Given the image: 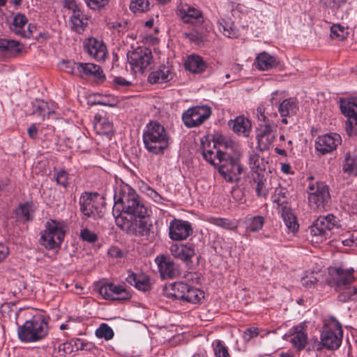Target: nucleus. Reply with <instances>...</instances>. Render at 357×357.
I'll use <instances>...</instances> for the list:
<instances>
[{"label":"nucleus","mask_w":357,"mask_h":357,"mask_svg":"<svg viewBox=\"0 0 357 357\" xmlns=\"http://www.w3.org/2000/svg\"><path fill=\"white\" fill-rule=\"evenodd\" d=\"M302 284L307 288H311L317 282V278L314 273L306 275L301 279Z\"/></svg>","instance_id":"nucleus-61"},{"label":"nucleus","mask_w":357,"mask_h":357,"mask_svg":"<svg viewBox=\"0 0 357 357\" xmlns=\"http://www.w3.org/2000/svg\"><path fill=\"white\" fill-rule=\"evenodd\" d=\"M307 180L306 190L309 204L314 210H321L331 199L328 187L324 182L315 180L312 176Z\"/></svg>","instance_id":"nucleus-9"},{"label":"nucleus","mask_w":357,"mask_h":357,"mask_svg":"<svg viewBox=\"0 0 357 357\" xmlns=\"http://www.w3.org/2000/svg\"><path fill=\"white\" fill-rule=\"evenodd\" d=\"M23 46L17 41L0 38V52L6 57H16L22 51Z\"/></svg>","instance_id":"nucleus-30"},{"label":"nucleus","mask_w":357,"mask_h":357,"mask_svg":"<svg viewBox=\"0 0 357 357\" xmlns=\"http://www.w3.org/2000/svg\"><path fill=\"white\" fill-rule=\"evenodd\" d=\"M282 94L278 91L272 93L270 100L272 105H278V112L282 117V123H288L287 117L296 114L298 109V102L293 98L284 99L281 101V98H278Z\"/></svg>","instance_id":"nucleus-17"},{"label":"nucleus","mask_w":357,"mask_h":357,"mask_svg":"<svg viewBox=\"0 0 357 357\" xmlns=\"http://www.w3.org/2000/svg\"><path fill=\"white\" fill-rule=\"evenodd\" d=\"M281 216L289 231L294 233L298 230L299 225L291 208L287 206H282Z\"/></svg>","instance_id":"nucleus-35"},{"label":"nucleus","mask_w":357,"mask_h":357,"mask_svg":"<svg viewBox=\"0 0 357 357\" xmlns=\"http://www.w3.org/2000/svg\"><path fill=\"white\" fill-rule=\"evenodd\" d=\"M211 224L216 225L228 230H235L238 226V221L233 219H227L218 217H211L208 218Z\"/></svg>","instance_id":"nucleus-41"},{"label":"nucleus","mask_w":357,"mask_h":357,"mask_svg":"<svg viewBox=\"0 0 357 357\" xmlns=\"http://www.w3.org/2000/svg\"><path fill=\"white\" fill-rule=\"evenodd\" d=\"M150 8L149 0H130V9L135 13H144Z\"/></svg>","instance_id":"nucleus-47"},{"label":"nucleus","mask_w":357,"mask_h":357,"mask_svg":"<svg viewBox=\"0 0 357 357\" xmlns=\"http://www.w3.org/2000/svg\"><path fill=\"white\" fill-rule=\"evenodd\" d=\"M174 76V73L171 66L162 65L149 74L148 80L151 84H163L172 80Z\"/></svg>","instance_id":"nucleus-25"},{"label":"nucleus","mask_w":357,"mask_h":357,"mask_svg":"<svg viewBox=\"0 0 357 357\" xmlns=\"http://www.w3.org/2000/svg\"><path fill=\"white\" fill-rule=\"evenodd\" d=\"M126 280L139 291H146L151 289L150 278L144 273L129 272Z\"/></svg>","instance_id":"nucleus-31"},{"label":"nucleus","mask_w":357,"mask_h":357,"mask_svg":"<svg viewBox=\"0 0 357 357\" xmlns=\"http://www.w3.org/2000/svg\"><path fill=\"white\" fill-rule=\"evenodd\" d=\"M116 209V204L114 203L112 209V214L115 218L116 225L121 229H128L130 228L131 222L130 220L125 216L126 213H123V210L121 209V207L119 208L118 211Z\"/></svg>","instance_id":"nucleus-43"},{"label":"nucleus","mask_w":357,"mask_h":357,"mask_svg":"<svg viewBox=\"0 0 357 357\" xmlns=\"http://www.w3.org/2000/svg\"><path fill=\"white\" fill-rule=\"evenodd\" d=\"M176 14L182 22L193 26H201L204 22L202 10L187 3H178Z\"/></svg>","instance_id":"nucleus-15"},{"label":"nucleus","mask_w":357,"mask_h":357,"mask_svg":"<svg viewBox=\"0 0 357 357\" xmlns=\"http://www.w3.org/2000/svg\"><path fill=\"white\" fill-rule=\"evenodd\" d=\"M211 115V109L207 105L192 107L182 114L183 124L188 128L204 123Z\"/></svg>","instance_id":"nucleus-13"},{"label":"nucleus","mask_w":357,"mask_h":357,"mask_svg":"<svg viewBox=\"0 0 357 357\" xmlns=\"http://www.w3.org/2000/svg\"><path fill=\"white\" fill-rule=\"evenodd\" d=\"M55 179L59 185L66 188L68 184V174L66 171L61 169L56 173Z\"/></svg>","instance_id":"nucleus-60"},{"label":"nucleus","mask_w":357,"mask_h":357,"mask_svg":"<svg viewBox=\"0 0 357 357\" xmlns=\"http://www.w3.org/2000/svg\"><path fill=\"white\" fill-rule=\"evenodd\" d=\"M163 293L167 298L192 304L199 303L204 297V293L202 290L182 282L166 285Z\"/></svg>","instance_id":"nucleus-5"},{"label":"nucleus","mask_w":357,"mask_h":357,"mask_svg":"<svg viewBox=\"0 0 357 357\" xmlns=\"http://www.w3.org/2000/svg\"><path fill=\"white\" fill-rule=\"evenodd\" d=\"M128 62L135 73H142L150 68L153 63L151 51L146 47H139L128 54Z\"/></svg>","instance_id":"nucleus-12"},{"label":"nucleus","mask_w":357,"mask_h":357,"mask_svg":"<svg viewBox=\"0 0 357 357\" xmlns=\"http://www.w3.org/2000/svg\"><path fill=\"white\" fill-rule=\"evenodd\" d=\"M213 146L217 149L216 153L211 150L204 149L202 155L206 161L216 167L220 164V156L219 155L227 153L229 151H236L237 150V144L236 142L222 135L216 137Z\"/></svg>","instance_id":"nucleus-11"},{"label":"nucleus","mask_w":357,"mask_h":357,"mask_svg":"<svg viewBox=\"0 0 357 357\" xmlns=\"http://www.w3.org/2000/svg\"><path fill=\"white\" fill-rule=\"evenodd\" d=\"M117 211L119 208L123 213L135 218H144L148 213L143 200L130 185L124 184L116 187L114 195Z\"/></svg>","instance_id":"nucleus-1"},{"label":"nucleus","mask_w":357,"mask_h":357,"mask_svg":"<svg viewBox=\"0 0 357 357\" xmlns=\"http://www.w3.org/2000/svg\"><path fill=\"white\" fill-rule=\"evenodd\" d=\"M341 137L337 133L326 134L315 142L316 151L321 155L332 152L341 143Z\"/></svg>","instance_id":"nucleus-20"},{"label":"nucleus","mask_w":357,"mask_h":357,"mask_svg":"<svg viewBox=\"0 0 357 357\" xmlns=\"http://www.w3.org/2000/svg\"><path fill=\"white\" fill-rule=\"evenodd\" d=\"M218 29L220 31L229 38H236L238 36V31L232 22L222 19L218 21Z\"/></svg>","instance_id":"nucleus-40"},{"label":"nucleus","mask_w":357,"mask_h":357,"mask_svg":"<svg viewBox=\"0 0 357 357\" xmlns=\"http://www.w3.org/2000/svg\"><path fill=\"white\" fill-rule=\"evenodd\" d=\"M49 333V318L37 314L17 328V335L22 342H36L45 338Z\"/></svg>","instance_id":"nucleus-4"},{"label":"nucleus","mask_w":357,"mask_h":357,"mask_svg":"<svg viewBox=\"0 0 357 357\" xmlns=\"http://www.w3.org/2000/svg\"><path fill=\"white\" fill-rule=\"evenodd\" d=\"M244 224L247 231L256 232L262 228L264 224V218L261 215L246 217Z\"/></svg>","instance_id":"nucleus-42"},{"label":"nucleus","mask_w":357,"mask_h":357,"mask_svg":"<svg viewBox=\"0 0 357 357\" xmlns=\"http://www.w3.org/2000/svg\"><path fill=\"white\" fill-rule=\"evenodd\" d=\"M212 345L215 357H230L227 347L222 341L215 340Z\"/></svg>","instance_id":"nucleus-51"},{"label":"nucleus","mask_w":357,"mask_h":357,"mask_svg":"<svg viewBox=\"0 0 357 357\" xmlns=\"http://www.w3.org/2000/svg\"><path fill=\"white\" fill-rule=\"evenodd\" d=\"M192 233L191 224L179 219L172 220L169 225V236L173 241H183Z\"/></svg>","instance_id":"nucleus-19"},{"label":"nucleus","mask_w":357,"mask_h":357,"mask_svg":"<svg viewBox=\"0 0 357 357\" xmlns=\"http://www.w3.org/2000/svg\"><path fill=\"white\" fill-rule=\"evenodd\" d=\"M342 335L343 331L340 323L335 317H328L321 334L320 339L322 340V344L328 350H336L342 344Z\"/></svg>","instance_id":"nucleus-10"},{"label":"nucleus","mask_w":357,"mask_h":357,"mask_svg":"<svg viewBox=\"0 0 357 357\" xmlns=\"http://www.w3.org/2000/svg\"><path fill=\"white\" fill-rule=\"evenodd\" d=\"M288 199V190L279 186L275 188L274 193L271 196V199L274 203H276L278 205H283L286 204Z\"/></svg>","instance_id":"nucleus-46"},{"label":"nucleus","mask_w":357,"mask_h":357,"mask_svg":"<svg viewBox=\"0 0 357 357\" xmlns=\"http://www.w3.org/2000/svg\"><path fill=\"white\" fill-rule=\"evenodd\" d=\"M337 291H340L338 300L340 302L348 303L357 300V286H351L350 284Z\"/></svg>","instance_id":"nucleus-39"},{"label":"nucleus","mask_w":357,"mask_h":357,"mask_svg":"<svg viewBox=\"0 0 357 357\" xmlns=\"http://www.w3.org/2000/svg\"><path fill=\"white\" fill-rule=\"evenodd\" d=\"M78 75L80 77H91L98 81H104L105 76L101 68L92 63H79Z\"/></svg>","instance_id":"nucleus-27"},{"label":"nucleus","mask_w":357,"mask_h":357,"mask_svg":"<svg viewBox=\"0 0 357 357\" xmlns=\"http://www.w3.org/2000/svg\"><path fill=\"white\" fill-rule=\"evenodd\" d=\"M234 132L243 136H248L251 129L250 121L244 116H238L230 123Z\"/></svg>","instance_id":"nucleus-37"},{"label":"nucleus","mask_w":357,"mask_h":357,"mask_svg":"<svg viewBox=\"0 0 357 357\" xmlns=\"http://www.w3.org/2000/svg\"><path fill=\"white\" fill-rule=\"evenodd\" d=\"M330 283L335 289L351 284L354 281V269L342 267H331L329 268Z\"/></svg>","instance_id":"nucleus-18"},{"label":"nucleus","mask_w":357,"mask_h":357,"mask_svg":"<svg viewBox=\"0 0 357 357\" xmlns=\"http://www.w3.org/2000/svg\"><path fill=\"white\" fill-rule=\"evenodd\" d=\"M67 231V225L63 221L50 219L46 222L40 233V244L47 250L60 248Z\"/></svg>","instance_id":"nucleus-6"},{"label":"nucleus","mask_w":357,"mask_h":357,"mask_svg":"<svg viewBox=\"0 0 357 357\" xmlns=\"http://www.w3.org/2000/svg\"><path fill=\"white\" fill-rule=\"evenodd\" d=\"M10 29L15 34L24 38H29L31 35L29 25H28V20L24 15L18 13L13 20L10 25Z\"/></svg>","instance_id":"nucleus-29"},{"label":"nucleus","mask_w":357,"mask_h":357,"mask_svg":"<svg viewBox=\"0 0 357 357\" xmlns=\"http://www.w3.org/2000/svg\"><path fill=\"white\" fill-rule=\"evenodd\" d=\"M85 52L98 61H105L107 56L106 45L102 40L95 38H88L84 44Z\"/></svg>","instance_id":"nucleus-21"},{"label":"nucleus","mask_w":357,"mask_h":357,"mask_svg":"<svg viewBox=\"0 0 357 357\" xmlns=\"http://www.w3.org/2000/svg\"><path fill=\"white\" fill-rule=\"evenodd\" d=\"M80 62H75L73 60H63L58 64L59 69L66 73L78 75Z\"/></svg>","instance_id":"nucleus-45"},{"label":"nucleus","mask_w":357,"mask_h":357,"mask_svg":"<svg viewBox=\"0 0 357 357\" xmlns=\"http://www.w3.org/2000/svg\"><path fill=\"white\" fill-rule=\"evenodd\" d=\"M259 121L256 129L257 146L261 151L269 149L275 142L277 136L278 125L271 119L276 117L277 113L271 114L264 105H259L255 112Z\"/></svg>","instance_id":"nucleus-2"},{"label":"nucleus","mask_w":357,"mask_h":357,"mask_svg":"<svg viewBox=\"0 0 357 357\" xmlns=\"http://www.w3.org/2000/svg\"><path fill=\"white\" fill-rule=\"evenodd\" d=\"M96 288L105 300L126 301L131 298V294L123 285L112 282H99Z\"/></svg>","instance_id":"nucleus-14"},{"label":"nucleus","mask_w":357,"mask_h":357,"mask_svg":"<svg viewBox=\"0 0 357 357\" xmlns=\"http://www.w3.org/2000/svg\"><path fill=\"white\" fill-rule=\"evenodd\" d=\"M284 337L287 341L290 342L298 351L303 350L307 343V335L302 324L291 328Z\"/></svg>","instance_id":"nucleus-22"},{"label":"nucleus","mask_w":357,"mask_h":357,"mask_svg":"<svg viewBox=\"0 0 357 357\" xmlns=\"http://www.w3.org/2000/svg\"><path fill=\"white\" fill-rule=\"evenodd\" d=\"M185 68L193 73H199L205 70L206 63L202 58L198 55H190L188 57Z\"/></svg>","instance_id":"nucleus-36"},{"label":"nucleus","mask_w":357,"mask_h":357,"mask_svg":"<svg viewBox=\"0 0 357 357\" xmlns=\"http://www.w3.org/2000/svg\"><path fill=\"white\" fill-rule=\"evenodd\" d=\"M348 36L347 29L344 26L337 24H333L331 27V37L333 39H337L338 40H342L346 38Z\"/></svg>","instance_id":"nucleus-49"},{"label":"nucleus","mask_w":357,"mask_h":357,"mask_svg":"<svg viewBox=\"0 0 357 357\" xmlns=\"http://www.w3.org/2000/svg\"><path fill=\"white\" fill-rule=\"evenodd\" d=\"M220 164L217 166L218 171L225 181L228 183L238 182L241 179L243 167L238 160V146L236 151H227L222 153Z\"/></svg>","instance_id":"nucleus-7"},{"label":"nucleus","mask_w":357,"mask_h":357,"mask_svg":"<svg viewBox=\"0 0 357 357\" xmlns=\"http://www.w3.org/2000/svg\"><path fill=\"white\" fill-rule=\"evenodd\" d=\"M80 237L83 241L89 243H94L97 241V235L88 229H84L80 232Z\"/></svg>","instance_id":"nucleus-59"},{"label":"nucleus","mask_w":357,"mask_h":357,"mask_svg":"<svg viewBox=\"0 0 357 357\" xmlns=\"http://www.w3.org/2000/svg\"><path fill=\"white\" fill-rule=\"evenodd\" d=\"M89 19L81 10H74L70 18V24L72 30L77 33H82L89 24Z\"/></svg>","instance_id":"nucleus-32"},{"label":"nucleus","mask_w":357,"mask_h":357,"mask_svg":"<svg viewBox=\"0 0 357 357\" xmlns=\"http://www.w3.org/2000/svg\"><path fill=\"white\" fill-rule=\"evenodd\" d=\"M127 22L123 19L109 17L107 20V27L118 32L124 31L126 29Z\"/></svg>","instance_id":"nucleus-48"},{"label":"nucleus","mask_w":357,"mask_h":357,"mask_svg":"<svg viewBox=\"0 0 357 357\" xmlns=\"http://www.w3.org/2000/svg\"><path fill=\"white\" fill-rule=\"evenodd\" d=\"M86 6L92 10H98L105 6L109 0H84Z\"/></svg>","instance_id":"nucleus-58"},{"label":"nucleus","mask_w":357,"mask_h":357,"mask_svg":"<svg viewBox=\"0 0 357 357\" xmlns=\"http://www.w3.org/2000/svg\"><path fill=\"white\" fill-rule=\"evenodd\" d=\"M248 165L250 169L256 172L265 169L264 159L254 151L249 152Z\"/></svg>","instance_id":"nucleus-44"},{"label":"nucleus","mask_w":357,"mask_h":357,"mask_svg":"<svg viewBox=\"0 0 357 357\" xmlns=\"http://www.w3.org/2000/svg\"><path fill=\"white\" fill-rule=\"evenodd\" d=\"M94 130L99 135H109L114 132L112 121L106 116L97 114L95 116Z\"/></svg>","instance_id":"nucleus-34"},{"label":"nucleus","mask_w":357,"mask_h":357,"mask_svg":"<svg viewBox=\"0 0 357 357\" xmlns=\"http://www.w3.org/2000/svg\"><path fill=\"white\" fill-rule=\"evenodd\" d=\"M254 182L257 183L255 191L259 197H266L268 194V189L265 185L266 179L260 177L259 174H257V180L254 179Z\"/></svg>","instance_id":"nucleus-52"},{"label":"nucleus","mask_w":357,"mask_h":357,"mask_svg":"<svg viewBox=\"0 0 357 357\" xmlns=\"http://www.w3.org/2000/svg\"><path fill=\"white\" fill-rule=\"evenodd\" d=\"M73 351L90 350L91 344L86 340L82 338H74L71 340Z\"/></svg>","instance_id":"nucleus-55"},{"label":"nucleus","mask_w":357,"mask_h":357,"mask_svg":"<svg viewBox=\"0 0 357 357\" xmlns=\"http://www.w3.org/2000/svg\"><path fill=\"white\" fill-rule=\"evenodd\" d=\"M152 227L153 225L151 222L140 218L137 225L139 234L142 236L149 237Z\"/></svg>","instance_id":"nucleus-54"},{"label":"nucleus","mask_w":357,"mask_h":357,"mask_svg":"<svg viewBox=\"0 0 357 357\" xmlns=\"http://www.w3.org/2000/svg\"><path fill=\"white\" fill-rule=\"evenodd\" d=\"M142 138L145 149L155 155L163 154L169 144V137L167 130L157 121H150L146 124Z\"/></svg>","instance_id":"nucleus-3"},{"label":"nucleus","mask_w":357,"mask_h":357,"mask_svg":"<svg viewBox=\"0 0 357 357\" xmlns=\"http://www.w3.org/2000/svg\"><path fill=\"white\" fill-rule=\"evenodd\" d=\"M97 194L84 192L79 198L80 210L86 217H95L97 211Z\"/></svg>","instance_id":"nucleus-26"},{"label":"nucleus","mask_w":357,"mask_h":357,"mask_svg":"<svg viewBox=\"0 0 357 357\" xmlns=\"http://www.w3.org/2000/svg\"><path fill=\"white\" fill-rule=\"evenodd\" d=\"M342 113L347 118L346 130L349 135H357V98H343L340 100Z\"/></svg>","instance_id":"nucleus-16"},{"label":"nucleus","mask_w":357,"mask_h":357,"mask_svg":"<svg viewBox=\"0 0 357 357\" xmlns=\"http://www.w3.org/2000/svg\"><path fill=\"white\" fill-rule=\"evenodd\" d=\"M18 214L22 216L24 220H29L31 219V206L28 203L21 204L18 208Z\"/></svg>","instance_id":"nucleus-63"},{"label":"nucleus","mask_w":357,"mask_h":357,"mask_svg":"<svg viewBox=\"0 0 357 357\" xmlns=\"http://www.w3.org/2000/svg\"><path fill=\"white\" fill-rule=\"evenodd\" d=\"M254 65L258 70L265 71L277 67L278 61L275 56L263 52L256 56Z\"/></svg>","instance_id":"nucleus-33"},{"label":"nucleus","mask_w":357,"mask_h":357,"mask_svg":"<svg viewBox=\"0 0 357 357\" xmlns=\"http://www.w3.org/2000/svg\"><path fill=\"white\" fill-rule=\"evenodd\" d=\"M342 243L344 246L357 247V230H354L344 235L342 238Z\"/></svg>","instance_id":"nucleus-53"},{"label":"nucleus","mask_w":357,"mask_h":357,"mask_svg":"<svg viewBox=\"0 0 357 357\" xmlns=\"http://www.w3.org/2000/svg\"><path fill=\"white\" fill-rule=\"evenodd\" d=\"M58 349L59 352H62L63 356L74 351L71 340L59 344Z\"/></svg>","instance_id":"nucleus-64"},{"label":"nucleus","mask_w":357,"mask_h":357,"mask_svg":"<svg viewBox=\"0 0 357 357\" xmlns=\"http://www.w3.org/2000/svg\"><path fill=\"white\" fill-rule=\"evenodd\" d=\"M146 193L151 198L155 203L162 204L164 202L163 197L159 195L154 189L150 186L146 187Z\"/></svg>","instance_id":"nucleus-62"},{"label":"nucleus","mask_w":357,"mask_h":357,"mask_svg":"<svg viewBox=\"0 0 357 357\" xmlns=\"http://www.w3.org/2000/svg\"><path fill=\"white\" fill-rule=\"evenodd\" d=\"M96 335L98 338H104L109 340L114 337V331L111 327L106 324H102L96 331Z\"/></svg>","instance_id":"nucleus-50"},{"label":"nucleus","mask_w":357,"mask_h":357,"mask_svg":"<svg viewBox=\"0 0 357 357\" xmlns=\"http://www.w3.org/2000/svg\"><path fill=\"white\" fill-rule=\"evenodd\" d=\"M343 171L349 175L357 176V149L347 153L343 165Z\"/></svg>","instance_id":"nucleus-38"},{"label":"nucleus","mask_w":357,"mask_h":357,"mask_svg":"<svg viewBox=\"0 0 357 357\" xmlns=\"http://www.w3.org/2000/svg\"><path fill=\"white\" fill-rule=\"evenodd\" d=\"M183 36L196 45L201 44L204 38V35L196 30L191 32H185L183 33Z\"/></svg>","instance_id":"nucleus-56"},{"label":"nucleus","mask_w":357,"mask_h":357,"mask_svg":"<svg viewBox=\"0 0 357 357\" xmlns=\"http://www.w3.org/2000/svg\"><path fill=\"white\" fill-rule=\"evenodd\" d=\"M54 108L53 103L36 99L31 102L29 106V114L36 116L44 121L45 116H49L54 113Z\"/></svg>","instance_id":"nucleus-24"},{"label":"nucleus","mask_w":357,"mask_h":357,"mask_svg":"<svg viewBox=\"0 0 357 357\" xmlns=\"http://www.w3.org/2000/svg\"><path fill=\"white\" fill-rule=\"evenodd\" d=\"M324 348H325L324 345L322 344V340H318V339H311L307 347V351H318L320 352Z\"/></svg>","instance_id":"nucleus-57"},{"label":"nucleus","mask_w":357,"mask_h":357,"mask_svg":"<svg viewBox=\"0 0 357 357\" xmlns=\"http://www.w3.org/2000/svg\"><path fill=\"white\" fill-rule=\"evenodd\" d=\"M340 226L338 218L333 214L319 217L310 227L312 241L319 243L326 241L337 232Z\"/></svg>","instance_id":"nucleus-8"},{"label":"nucleus","mask_w":357,"mask_h":357,"mask_svg":"<svg viewBox=\"0 0 357 357\" xmlns=\"http://www.w3.org/2000/svg\"><path fill=\"white\" fill-rule=\"evenodd\" d=\"M155 261L163 279H172L180 275L178 266L169 257L164 255L158 256Z\"/></svg>","instance_id":"nucleus-23"},{"label":"nucleus","mask_w":357,"mask_h":357,"mask_svg":"<svg viewBox=\"0 0 357 357\" xmlns=\"http://www.w3.org/2000/svg\"><path fill=\"white\" fill-rule=\"evenodd\" d=\"M170 252L175 258L183 261H190L195 255V246L190 244H173Z\"/></svg>","instance_id":"nucleus-28"}]
</instances>
